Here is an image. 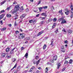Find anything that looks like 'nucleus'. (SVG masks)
Here are the masks:
<instances>
[{
	"label": "nucleus",
	"mask_w": 73,
	"mask_h": 73,
	"mask_svg": "<svg viewBox=\"0 0 73 73\" xmlns=\"http://www.w3.org/2000/svg\"><path fill=\"white\" fill-rule=\"evenodd\" d=\"M7 42V41H4L3 42V44H6V42Z\"/></svg>",
	"instance_id": "nucleus-42"
},
{
	"label": "nucleus",
	"mask_w": 73,
	"mask_h": 73,
	"mask_svg": "<svg viewBox=\"0 0 73 73\" xmlns=\"http://www.w3.org/2000/svg\"><path fill=\"white\" fill-rule=\"evenodd\" d=\"M46 44H44L43 46V49H45V48H46Z\"/></svg>",
	"instance_id": "nucleus-27"
},
{
	"label": "nucleus",
	"mask_w": 73,
	"mask_h": 73,
	"mask_svg": "<svg viewBox=\"0 0 73 73\" xmlns=\"http://www.w3.org/2000/svg\"><path fill=\"white\" fill-rule=\"evenodd\" d=\"M61 50L63 52H65V48H61Z\"/></svg>",
	"instance_id": "nucleus-25"
},
{
	"label": "nucleus",
	"mask_w": 73,
	"mask_h": 73,
	"mask_svg": "<svg viewBox=\"0 0 73 73\" xmlns=\"http://www.w3.org/2000/svg\"><path fill=\"white\" fill-rule=\"evenodd\" d=\"M12 61L13 62H14V61H16V59L15 58H13L12 59Z\"/></svg>",
	"instance_id": "nucleus-37"
},
{
	"label": "nucleus",
	"mask_w": 73,
	"mask_h": 73,
	"mask_svg": "<svg viewBox=\"0 0 73 73\" xmlns=\"http://www.w3.org/2000/svg\"><path fill=\"white\" fill-rule=\"evenodd\" d=\"M48 8V6H45L43 7V8H44V9H46Z\"/></svg>",
	"instance_id": "nucleus-35"
},
{
	"label": "nucleus",
	"mask_w": 73,
	"mask_h": 73,
	"mask_svg": "<svg viewBox=\"0 0 73 73\" xmlns=\"http://www.w3.org/2000/svg\"><path fill=\"white\" fill-rule=\"evenodd\" d=\"M42 8H43V7H40V8H39V9L40 11H42Z\"/></svg>",
	"instance_id": "nucleus-24"
},
{
	"label": "nucleus",
	"mask_w": 73,
	"mask_h": 73,
	"mask_svg": "<svg viewBox=\"0 0 73 73\" xmlns=\"http://www.w3.org/2000/svg\"><path fill=\"white\" fill-rule=\"evenodd\" d=\"M41 18V20H44V19H45V17H40V18Z\"/></svg>",
	"instance_id": "nucleus-36"
},
{
	"label": "nucleus",
	"mask_w": 73,
	"mask_h": 73,
	"mask_svg": "<svg viewBox=\"0 0 73 73\" xmlns=\"http://www.w3.org/2000/svg\"><path fill=\"white\" fill-rule=\"evenodd\" d=\"M37 61H35L34 62V64H36Z\"/></svg>",
	"instance_id": "nucleus-50"
},
{
	"label": "nucleus",
	"mask_w": 73,
	"mask_h": 73,
	"mask_svg": "<svg viewBox=\"0 0 73 73\" xmlns=\"http://www.w3.org/2000/svg\"><path fill=\"white\" fill-rule=\"evenodd\" d=\"M70 8L71 9V11H73V5H71L70 6Z\"/></svg>",
	"instance_id": "nucleus-26"
},
{
	"label": "nucleus",
	"mask_w": 73,
	"mask_h": 73,
	"mask_svg": "<svg viewBox=\"0 0 73 73\" xmlns=\"http://www.w3.org/2000/svg\"><path fill=\"white\" fill-rule=\"evenodd\" d=\"M35 68V67L34 66H33L31 68L33 70V69H34Z\"/></svg>",
	"instance_id": "nucleus-53"
},
{
	"label": "nucleus",
	"mask_w": 73,
	"mask_h": 73,
	"mask_svg": "<svg viewBox=\"0 0 73 73\" xmlns=\"http://www.w3.org/2000/svg\"><path fill=\"white\" fill-rule=\"evenodd\" d=\"M42 16H44L46 17V14L45 13H43L42 14Z\"/></svg>",
	"instance_id": "nucleus-19"
},
{
	"label": "nucleus",
	"mask_w": 73,
	"mask_h": 73,
	"mask_svg": "<svg viewBox=\"0 0 73 73\" xmlns=\"http://www.w3.org/2000/svg\"><path fill=\"white\" fill-rule=\"evenodd\" d=\"M68 43V41L67 40H66L64 41V43L65 44H67Z\"/></svg>",
	"instance_id": "nucleus-55"
},
{
	"label": "nucleus",
	"mask_w": 73,
	"mask_h": 73,
	"mask_svg": "<svg viewBox=\"0 0 73 73\" xmlns=\"http://www.w3.org/2000/svg\"><path fill=\"white\" fill-rule=\"evenodd\" d=\"M0 23H1V25H3V21H0Z\"/></svg>",
	"instance_id": "nucleus-45"
},
{
	"label": "nucleus",
	"mask_w": 73,
	"mask_h": 73,
	"mask_svg": "<svg viewBox=\"0 0 73 73\" xmlns=\"http://www.w3.org/2000/svg\"><path fill=\"white\" fill-rule=\"evenodd\" d=\"M29 22V23H32L33 22V20H30Z\"/></svg>",
	"instance_id": "nucleus-40"
},
{
	"label": "nucleus",
	"mask_w": 73,
	"mask_h": 73,
	"mask_svg": "<svg viewBox=\"0 0 73 73\" xmlns=\"http://www.w3.org/2000/svg\"><path fill=\"white\" fill-rule=\"evenodd\" d=\"M1 56L2 57H4L5 56V53H3L2 54Z\"/></svg>",
	"instance_id": "nucleus-17"
},
{
	"label": "nucleus",
	"mask_w": 73,
	"mask_h": 73,
	"mask_svg": "<svg viewBox=\"0 0 73 73\" xmlns=\"http://www.w3.org/2000/svg\"><path fill=\"white\" fill-rule=\"evenodd\" d=\"M65 70V68H63L62 69V72L64 71V70Z\"/></svg>",
	"instance_id": "nucleus-49"
},
{
	"label": "nucleus",
	"mask_w": 73,
	"mask_h": 73,
	"mask_svg": "<svg viewBox=\"0 0 73 73\" xmlns=\"http://www.w3.org/2000/svg\"><path fill=\"white\" fill-rule=\"evenodd\" d=\"M66 11H67L65 12V14L66 15H68L69 14V11L68 10V9H66Z\"/></svg>",
	"instance_id": "nucleus-4"
},
{
	"label": "nucleus",
	"mask_w": 73,
	"mask_h": 73,
	"mask_svg": "<svg viewBox=\"0 0 73 73\" xmlns=\"http://www.w3.org/2000/svg\"><path fill=\"white\" fill-rule=\"evenodd\" d=\"M48 68L46 67L45 70V73H48Z\"/></svg>",
	"instance_id": "nucleus-15"
},
{
	"label": "nucleus",
	"mask_w": 73,
	"mask_h": 73,
	"mask_svg": "<svg viewBox=\"0 0 73 73\" xmlns=\"http://www.w3.org/2000/svg\"><path fill=\"white\" fill-rule=\"evenodd\" d=\"M16 34H18V33H19V31H15Z\"/></svg>",
	"instance_id": "nucleus-38"
},
{
	"label": "nucleus",
	"mask_w": 73,
	"mask_h": 73,
	"mask_svg": "<svg viewBox=\"0 0 73 73\" xmlns=\"http://www.w3.org/2000/svg\"><path fill=\"white\" fill-rule=\"evenodd\" d=\"M15 8L16 9L15 10L17 11H19L20 9V7L19 5H17L15 6Z\"/></svg>",
	"instance_id": "nucleus-3"
},
{
	"label": "nucleus",
	"mask_w": 73,
	"mask_h": 73,
	"mask_svg": "<svg viewBox=\"0 0 73 73\" xmlns=\"http://www.w3.org/2000/svg\"><path fill=\"white\" fill-rule=\"evenodd\" d=\"M54 62V61L52 60H50L49 62H48L47 63V64H53Z\"/></svg>",
	"instance_id": "nucleus-5"
},
{
	"label": "nucleus",
	"mask_w": 73,
	"mask_h": 73,
	"mask_svg": "<svg viewBox=\"0 0 73 73\" xmlns=\"http://www.w3.org/2000/svg\"><path fill=\"white\" fill-rule=\"evenodd\" d=\"M40 62V60H38L37 62H36V65H37Z\"/></svg>",
	"instance_id": "nucleus-30"
},
{
	"label": "nucleus",
	"mask_w": 73,
	"mask_h": 73,
	"mask_svg": "<svg viewBox=\"0 0 73 73\" xmlns=\"http://www.w3.org/2000/svg\"><path fill=\"white\" fill-rule=\"evenodd\" d=\"M17 66V64H16L14 66L12 69H11V70H10V71H12V70H13L14 68H15Z\"/></svg>",
	"instance_id": "nucleus-14"
},
{
	"label": "nucleus",
	"mask_w": 73,
	"mask_h": 73,
	"mask_svg": "<svg viewBox=\"0 0 73 73\" xmlns=\"http://www.w3.org/2000/svg\"><path fill=\"white\" fill-rule=\"evenodd\" d=\"M26 16L25 14H22L20 18L21 19H23V18H24Z\"/></svg>",
	"instance_id": "nucleus-7"
},
{
	"label": "nucleus",
	"mask_w": 73,
	"mask_h": 73,
	"mask_svg": "<svg viewBox=\"0 0 73 73\" xmlns=\"http://www.w3.org/2000/svg\"><path fill=\"white\" fill-rule=\"evenodd\" d=\"M17 4V2H16V1H15L13 3V4Z\"/></svg>",
	"instance_id": "nucleus-48"
},
{
	"label": "nucleus",
	"mask_w": 73,
	"mask_h": 73,
	"mask_svg": "<svg viewBox=\"0 0 73 73\" xmlns=\"http://www.w3.org/2000/svg\"><path fill=\"white\" fill-rule=\"evenodd\" d=\"M68 34L69 35H70V34H71V33H72V30H70V29H68Z\"/></svg>",
	"instance_id": "nucleus-9"
},
{
	"label": "nucleus",
	"mask_w": 73,
	"mask_h": 73,
	"mask_svg": "<svg viewBox=\"0 0 73 73\" xmlns=\"http://www.w3.org/2000/svg\"><path fill=\"white\" fill-rule=\"evenodd\" d=\"M5 2V1H4L3 2H2L1 3V5L3 4H4Z\"/></svg>",
	"instance_id": "nucleus-33"
},
{
	"label": "nucleus",
	"mask_w": 73,
	"mask_h": 73,
	"mask_svg": "<svg viewBox=\"0 0 73 73\" xmlns=\"http://www.w3.org/2000/svg\"><path fill=\"white\" fill-rule=\"evenodd\" d=\"M57 58V55H55L54 56H53V58L54 60H56Z\"/></svg>",
	"instance_id": "nucleus-10"
},
{
	"label": "nucleus",
	"mask_w": 73,
	"mask_h": 73,
	"mask_svg": "<svg viewBox=\"0 0 73 73\" xmlns=\"http://www.w3.org/2000/svg\"><path fill=\"white\" fill-rule=\"evenodd\" d=\"M69 62V64H71V63H72V62H73V60L72 59H70V60Z\"/></svg>",
	"instance_id": "nucleus-31"
},
{
	"label": "nucleus",
	"mask_w": 73,
	"mask_h": 73,
	"mask_svg": "<svg viewBox=\"0 0 73 73\" xmlns=\"http://www.w3.org/2000/svg\"><path fill=\"white\" fill-rule=\"evenodd\" d=\"M4 11H5L4 10H2L1 11V13H3V12H4Z\"/></svg>",
	"instance_id": "nucleus-51"
},
{
	"label": "nucleus",
	"mask_w": 73,
	"mask_h": 73,
	"mask_svg": "<svg viewBox=\"0 0 73 73\" xmlns=\"http://www.w3.org/2000/svg\"><path fill=\"white\" fill-rule=\"evenodd\" d=\"M62 10L61 9V11H59V13H62Z\"/></svg>",
	"instance_id": "nucleus-44"
},
{
	"label": "nucleus",
	"mask_w": 73,
	"mask_h": 73,
	"mask_svg": "<svg viewBox=\"0 0 73 73\" xmlns=\"http://www.w3.org/2000/svg\"><path fill=\"white\" fill-rule=\"evenodd\" d=\"M60 65H61V64L60 63L58 64V69H59L60 68Z\"/></svg>",
	"instance_id": "nucleus-28"
},
{
	"label": "nucleus",
	"mask_w": 73,
	"mask_h": 73,
	"mask_svg": "<svg viewBox=\"0 0 73 73\" xmlns=\"http://www.w3.org/2000/svg\"><path fill=\"white\" fill-rule=\"evenodd\" d=\"M62 31H63V32H66V31H65V29H63L62 30Z\"/></svg>",
	"instance_id": "nucleus-62"
},
{
	"label": "nucleus",
	"mask_w": 73,
	"mask_h": 73,
	"mask_svg": "<svg viewBox=\"0 0 73 73\" xmlns=\"http://www.w3.org/2000/svg\"><path fill=\"white\" fill-rule=\"evenodd\" d=\"M17 23H16V22H15V26H17Z\"/></svg>",
	"instance_id": "nucleus-39"
},
{
	"label": "nucleus",
	"mask_w": 73,
	"mask_h": 73,
	"mask_svg": "<svg viewBox=\"0 0 73 73\" xmlns=\"http://www.w3.org/2000/svg\"><path fill=\"white\" fill-rule=\"evenodd\" d=\"M6 29H7V27H5L1 29V31H5V30H6Z\"/></svg>",
	"instance_id": "nucleus-18"
},
{
	"label": "nucleus",
	"mask_w": 73,
	"mask_h": 73,
	"mask_svg": "<svg viewBox=\"0 0 73 73\" xmlns=\"http://www.w3.org/2000/svg\"><path fill=\"white\" fill-rule=\"evenodd\" d=\"M53 25L55 26H56V23H54Z\"/></svg>",
	"instance_id": "nucleus-64"
},
{
	"label": "nucleus",
	"mask_w": 73,
	"mask_h": 73,
	"mask_svg": "<svg viewBox=\"0 0 73 73\" xmlns=\"http://www.w3.org/2000/svg\"><path fill=\"white\" fill-rule=\"evenodd\" d=\"M26 12H28L29 11V9H26Z\"/></svg>",
	"instance_id": "nucleus-59"
},
{
	"label": "nucleus",
	"mask_w": 73,
	"mask_h": 73,
	"mask_svg": "<svg viewBox=\"0 0 73 73\" xmlns=\"http://www.w3.org/2000/svg\"><path fill=\"white\" fill-rule=\"evenodd\" d=\"M38 56H36V60H38Z\"/></svg>",
	"instance_id": "nucleus-58"
},
{
	"label": "nucleus",
	"mask_w": 73,
	"mask_h": 73,
	"mask_svg": "<svg viewBox=\"0 0 73 73\" xmlns=\"http://www.w3.org/2000/svg\"><path fill=\"white\" fill-rule=\"evenodd\" d=\"M20 9L21 10H24V9H23V7L22 6L21 7Z\"/></svg>",
	"instance_id": "nucleus-41"
},
{
	"label": "nucleus",
	"mask_w": 73,
	"mask_h": 73,
	"mask_svg": "<svg viewBox=\"0 0 73 73\" xmlns=\"http://www.w3.org/2000/svg\"><path fill=\"white\" fill-rule=\"evenodd\" d=\"M9 50V48H7L6 49V52H8Z\"/></svg>",
	"instance_id": "nucleus-16"
},
{
	"label": "nucleus",
	"mask_w": 73,
	"mask_h": 73,
	"mask_svg": "<svg viewBox=\"0 0 73 73\" xmlns=\"http://www.w3.org/2000/svg\"><path fill=\"white\" fill-rule=\"evenodd\" d=\"M73 15H71V16H70V17L71 18H73Z\"/></svg>",
	"instance_id": "nucleus-63"
},
{
	"label": "nucleus",
	"mask_w": 73,
	"mask_h": 73,
	"mask_svg": "<svg viewBox=\"0 0 73 73\" xmlns=\"http://www.w3.org/2000/svg\"><path fill=\"white\" fill-rule=\"evenodd\" d=\"M8 26L9 27H12V25H11V24H9Z\"/></svg>",
	"instance_id": "nucleus-52"
},
{
	"label": "nucleus",
	"mask_w": 73,
	"mask_h": 73,
	"mask_svg": "<svg viewBox=\"0 0 73 73\" xmlns=\"http://www.w3.org/2000/svg\"><path fill=\"white\" fill-rule=\"evenodd\" d=\"M66 21H65V20L63 19L62 21L61 22V24H65V23H66Z\"/></svg>",
	"instance_id": "nucleus-6"
},
{
	"label": "nucleus",
	"mask_w": 73,
	"mask_h": 73,
	"mask_svg": "<svg viewBox=\"0 0 73 73\" xmlns=\"http://www.w3.org/2000/svg\"><path fill=\"white\" fill-rule=\"evenodd\" d=\"M43 32H44V31H42L40 32H39L37 35V36H39L40 35H41V34H42V33Z\"/></svg>",
	"instance_id": "nucleus-8"
},
{
	"label": "nucleus",
	"mask_w": 73,
	"mask_h": 73,
	"mask_svg": "<svg viewBox=\"0 0 73 73\" xmlns=\"http://www.w3.org/2000/svg\"><path fill=\"white\" fill-rule=\"evenodd\" d=\"M68 64V61L66 60H65V62H64V64Z\"/></svg>",
	"instance_id": "nucleus-32"
},
{
	"label": "nucleus",
	"mask_w": 73,
	"mask_h": 73,
	"mask_svg": "<svg viewBox=\"0 0 73 73\" xmlns=\"http://www.w3.org/2000/svg\"><path fill=\"white\" fill-rule=\"evenodd\" d=\"M39 15H40V14H37L36 15V17H38V16H39Z\"/></svg>",
	"instance_id": "nucleus-60"
},
{
	"label": "nucleus",
	"mask_w": 73,
	"mask_h": 73,
	"mask_svg": "<svg viewBox=\"0 0 73 73\" xmlns=\"http://www.w3.org/2000/svg\"><path fill=\"white\" fill-rule=\"evenodd\" d=\"M17 69V71H19V70H20V66H18Z\"/></svg>",
	"instance_id": "nucleus-23"
},
{
	"label": "nucleus",
	"mask_w": 73,
	"mask_h": 73,
	"mask_svg": "<svg viewBox=\"0 0 73 73\" xmlns=\"http://www.w3.org/2000/svg\"><path fill=\"white\" fill-rule=\"evenodd\" d=\"M32 70H33V69H32V68H31L29 71V72H31L32 71Z\"/></svg>",
	"instance_id": "nucleus-47"
},
{
	"label": "nucleus",
	"mask_w": 73,
	"mask_h": 73,
	"mask_svg": "<svg viewBox=\"0 0 73 73\" xmlns=\"http://www.w3.org/2000/svg\"><path fill=\"white\" fill-rule=\"evenodd\" d=\"M35 73H40V72H39V71L38 70H37L36 71Z\"/></svg>",
	"instance_id": "nucleus-54"
},
{
	"label": "nucleus",
	"mask_w": 73,
	"mask_h": 73,
	"mask_svg": "<svg viewBox=\"0 0 73 73\" xmlns=\"http://www.w3.org/2000/svg\"><path fill=\"white\" fill-rule=\"evenodd\" d=\"M65 49V47L64 46H62L61 47V49Z\"/></svg>",
	"instance_id": "nucleus-46"
},
{
	"label": "nucleus",
	"mask_w": 73,
	"mask_h": 73,
	"mask_svg": "<svg viewBox=\"0 0 73 73\" xmlns=\"http://www.w3.org/2000/svg\"><path fill=\"white\" fill-rule=\"evenodd\" d=\"M53 21L54 22H56V21H57V19H56V18H54Z\"/></svg>",
	"instance_id": "nucleus-29"
},
{
	"label": "nucleus",
	"mask_w": 73,
	"mask_h": 73,
	"mask_svg": "<svg viewBox=\"0 0 73 73\" xmlns=\"http://www.w3.org/2000/svg\"><path fill=\"white\" fill-rule=\"evenodd\" d=\"M17 11L16 9H12L10 13L12 14H14L15 15H16L17 14Z\"/></svg>",
	"instance_id": "nucleus-1"
},
{
	"label": "nucleus",
	"mask_w": 73,
	"mask_h": 73,
	"mask_svg": "<svg viewBox=\"0 0 73 73\" xmlns=\"http://www.w3.org/2000/svg\"><path fill=\"white\" fill-rule=\"evenodd\" d=\"M53 21L52 19H49L47 21L49 23V22H50V21Z\"/></svg>",
	"instance_id": "nucleus-13"
},
{
	"label": "nucleus",
	"mask_w": 73,
	"mask_h": 73,
	"mask_svg": "<svg viewBox=\"0 0 73 73\" xmlns=\"http://www.w3.org/2000/svg\"><path fill=\"white\" fill-rule=\"evenodd\" d=\"M4 14H2L0 15V20H1L2 19H3V17L4 16Z\"/></svg>",
	"instance_id": "nucleus-11"
},
{
	"label": "nucleus",
	"mask_w": 73,
	"mask_h": 73,
	"mask_svg": "<svg viewBox=\"0 0 73 73\" xmlns=\"http://www.w3.org/2000/svg\"><path fill=\"white\" fill-rule=\"evenodd\" d=\"M41 3V1H40L38 3V4H40Z\"/></svg>",
	"instance_id": "nucleus-61"
},
{
	"label": "nucleus",
	"mask_w": 73,
	"mask_h": 73,
	"mask_svg": "<svg viewBox=\"0 0 73 73\" xmlns=\"http://www.w3.org/2000/svg\"><path fill=\"white\" fill-rule=\"evenodd\" d=\"M53 42H51V44H50V45H52V46H53Z\"/></svg>",
	"instance_id": "nucleus-56"
},
{
	"label": "nucleus",
	"mask_w": 73,
	"mask_h": 73,
	"mask_svg": "<svg viewBox=\"0 0 73 73\" xmlns=\"http://www.w3.org/2000/svg\"><path fill=\"white\" fill-rule=\"evenodd\" d=\"M7 17H11V14H7Z\"/></svg>",
	"instance_id": "nucleus-20"
},
{
	"label": "nucleus",
	"mask_w": 73,
	"mask_h": 73,
	"mask_svg": "<svg viewBox=\"0 0 73 73\" xmlns=\"http://www.w3.org/2000/svg\"><path fill=\"white\" fill-rule=\"evenodd\" d=\"M28 56V54L27 53H26L25 55V57L27 58V57Z\"/></svg>",
	"instance_id": "nucleus-21"
},
{
	"label": "nucleus",
	"mask_w": 73,
	"mask_h": 73,
	"mask_svg": "<svg viewBox=\"0 0 73 73\" xmlns=\"http://www.w3.org/2000/svg\"><path fill=\"white\" fill-rule=\"evenodd\" d=\"M6 57L8 59H9V58H11V56L7 55Z\"/></svg>",
	"instance_id": "nucleus-22"
},
{
	"label": "nucleus",
	"mask_w": 73,
	"mask_h": 73,
	"mask_svg": "<svg viewBox=\"0 0 73 73\" xmlns=\"http://www.w3.org/2000/svg\"><path fill=\"white\" fill-rule=\"evenodd\" d=\"M63 19H64V17H62V18L58 19V20L59 21H62Z\"/></svg>",
	"instance_id": "nucleus-12"
},
{
	"label": "nucleus",
	"mask_w": 73,
	"mask_h": 73,
	"mask_svg": "<svg viewBox=\"0 0 73 73\" xmlns=\"http://www.w3.org/2000/svg\"><path fill=\"white\" fill-rule=\"evenodd\" d=\"M24 35H25V34H20V36H19V38L20 39H23V38H24V37H25Z\"/></svg>",
	"instance_id": "nucleus-2"
},
{
	"label": "nucleus",
	"mask_w": 73,
	"mask_h": 73,
	"mask_svg": "<svg viewBox=\"0 0 73 73\" xmlns=\"http://www.w3.org/2000/svg\"><path fill=\"white\" fill-rule=\"evenodd\" d=\"M40 23L41 24H44V21H42V22H41Z\"/></svg>",
	"instance_id": "nucleus-43"
},
{
	"label": "nucleus",
	"mask_w": 73,
	"mask_h": 73,
	"mask_svg": "<svg viewBox=\"0 0 73 73\" xmlns=\"http://www.w3.org/2000/svg\"><path fill=\"white\" fill-rule=\"evenodd\" d=\"M26 39L27 40H30V38L29 37H27L26 38Z\"/></svg>",
	"instance_id": "nucleus-34"
},
{
	"label": "nucleus",
	"mask_w": 73,
	"mask_h": 73,
	"mask_svg": "<svg viewBox=\"0 0 73 73\" xmlns=\"http://www.w3.org/2000/svg\"><path fill=\"white\" fill-rule=\"evenodd\" d=\"M27 72H28V70H26L24 72V73H27Z\"/></svg>",
	"instance_id": "nucleus-57"
}]
</instances>
